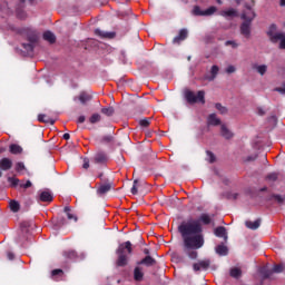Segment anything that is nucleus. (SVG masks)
<instances>
[{
	"label": "nucleus",
	"mask_w": 285,
	"mask_h": 285,
	"mask_svg": "<svg viewBox=\"0 0 285 285\" xmlns=\"http://www.w3.org/2000/svg\"><path fill=\"white\" fill-rule=\"evenodd\" d=\"M220 135L225 139H233V131H230L229 128L226 127V125L220 126Z\"/></svg>",
	"instance_id": "nucleus-21"
},
{
	"label": "nucleus",
	"mask_w": 285,
	"mask_h": 285,
	"mask_svg": "<svg viewBox=\"0 0 285 285\" xmlns=\"http://www.w3.org/2000/svg\"><path fill=\"white\" fill-rule=\"evenodd\" d=\"M274 199H276V202H277L278 204H284V197H282V196H279V195H275V196H274Z\"/></svg>",
	"instance_id": "nucleus-55"
},
{
	"label": "nucleus",
	"mask_w": 285,
	"mask_h": 285,
	"mask_svg": "<svg viewBox=\"0 0 285 285\" xmlns=\"http://www.w3.org/2000/svg\"><path fill=\"white\" fill-rule=\"evenodd\" d=\"M108 156L105 153H98L94 156V164H106Z\"/></svg>",
	"instance_id": "nucleus-18"
},
{
	"label": "nucleus",
	"mask_w": 285,
	"mask_h": 285,
	"mask_svg": "<svg viewBox=\"0 0 285 285\" xmlns=\"http://www.w3.org/2000/svg\"><path fill=\"white\" fill-rule=\"evenodd\" d=\"M9 184H11V186H19V178H13V177H9L8 178Z\"/></svg>",
	"instance_id": "nucleus-50"
},
{
	"label": "nucleus",
	"mask_w": 285,
	"mask_h": 285,
	"mask_svg": "<svg viewBox=\"0 0 285 285\" xmlns=\"http://www.w3.org/2000/svg\"><path fill=\"white\" fill-rule=\"evenodd\" d=\"M86 121V116H79L78 124H83Z\"/></svg>",
	"instance_id": "nucleus-58"
},
{
	"label": "nucleus",
	"mask_w": 285,
	"mask_h": 285,
	"mask_svg": "<svg viewBox=\"0 0 285 285\" xmlns=\"http://www.w3.org/2000/svg\"><path fill=\"white\" fill-rule=\"evenodd\" d=\"M82 168H85V169L90 168V160H89L88 158H85V159H83Z\"/></svg>",
	"instance_id": "nucleus-52"
},
{
	"label": "nucleus",
	"mask_w": 285,
	"mask_h": 285,
	"mask_svg": "<svg viewBox=\"0 0 285 285\" xmlns=\"http://www.w3.org/2000/svg\"><path fill=\"white\" fill-rule=\"evenodd\" d=\"M207 126H222V120L217 117V114H210L207 117Z\"/></svg>",
	"instance_id": "nucleus-14"
},
{
	"label": "nucleus",
	"mask_w": 285,
	"mask_h": 285,
	"mask_svg": "<svg viewBox=\"0 0 285 285\" xmlns=\"http://www.w3.org/2000/svg\"><path fill=\"white\" fill-rule=\"evenodd\" d=\"M267 37L272 43L279 42V49L285 50V32L277 31V24H272L267 31Z\"/></svg>",
	"instance_id": "nucleus-3"
},
{
	"label": "nucleus",
	"mask_w": 285,
	"mask_h": 285,
	"mask_svg": "<svg viewBox=\"0 0 285 285\" xmlns=\"http://www.w3.org/2000/svg\"><path fill=\"white\" fill-rule=\"evenodd\" d=\"M7 257L8 259L12 261L14 259V254L12 252H8Z\"/></svg>",
	"instance_id": "nucleus-57"
},
{
	"label": "nucleus",
	"mask_w": 285,
	"mask_h": 285,
	"mask_svg": "<svg viewBox=\"0 0 285 285\" xmlns=\"http://www.w3.org/2000/svg\"><path fill=\"white\" fill-rule=\"evenodd\" d=\"M215 108L217 111H219L220 115H226V112H228V109L224 106H222V104L217 102L215 105Z\"/></svg>",
	"instance_id": "nucleus-40"
},
{
	"label": "nucleus",
	"mask_w": 285,
	"mask_h": 285,
	"mask_svg": "<svg viewBox=\"0 0 285 285\" xmlns=\"http://www.w3.org/2000/svg\"><path fill=\"white\" fill-rule=\"evenodd\" d=\"M102 115H106L107 117H112L115 115V108L112 107H105L101 109Z\"/></svg>",
	"instance_id": "nucleus-35"
},
{
	"label": "nucleus",
	"mask_w": 285,
	"mask_h": 285,
	"mask_svg": "<svg viewBox=\"0 0 285 285\" xmlns=\"http://www.w3.org/2000/svg\"><path fill=\"white\" fill-rule=\"evenodd\" d=\"M9 153H11V155H21L23 148L17 144H12L9 146Z\"/></svg>",
	"instance_id": "nucleus-25"
},
{
	"label": "nucleus",
	"mask_w": 285,
	"mask_h": 285,
	"mask_svg": "<svg viewBox=\"0 0 285 285\" xmlns=\"http://www.w3.org/2000/svg\"><path fill=\"white\" fill-rule=\"evenodd\" d=\"M214 234L216 235V237H223L226 242V239H228V234L226 233V227L224 226H219L214 230Z\"/></svg>",
	"instance_id": "nucleus-20"
},
{
	"label": "nucleus",
	"mask_w": 285,
	"mask_h": 285,
	"mask_svg": "<svg viewBox=\"0 0 285 285\" xmlns=\"http://www.w3.org/2000/svg\"><path fill=\"white\" fill-rule=\"evenodd\" d=\"M207 161L215 164V154H213V151H207Z\"/></svg>",
	"instance_id": "nucleus-47"
},
{
	"label": "nucleus",
	"mask_w": 285,
	"mask_h": 285,
	"mask_svg": "<svg viewBox=\"0 0 285 285\" xmlns=\"http://www.w3.org/2000/svg\"><path fill=\"white\" fill-rule=\"evenodd\" d=\"M116 255H118L116 266H128V256L132 255V243H130V240H127L125 243L119 244L118 248L116 249Z\"/></svg>",
	"instance_id": "nucleus-2"
},
{
	"label": "nucleus",
	"mask_w": 285,
	"mask_h": 285,
	"mask_svg": "<svg viewBox=\"0 0 285 285\" xmlns=\"http://www.w3.org/2000/svg\"><path fill=\"white\" fill-rule=\"evenodd\" d=\"M217 12V7H209L206 10H202L199 6H195L193 9V14L195 17H210Z\"/></svg>",
	"instance_id": "nucleus-5"
},
{
	"label": "nucleus",
	"mask_w": 285,
	"mask_h": 285,
	"mask_svg": "<svg viewBox=\"0 0 285 285\" xmlns=\"http://www.w3.org/2000/svg\"><path fill=\"white\" fill-rule=\"evenodd\" d=\"M246 228H249V230H257L259 226H262V219H256L255 222L246 220L245 222Z\"/></svg>",
	"instance_id": "nucleus-16"
},
{
	"label": "nucleus",
	"mask_w": 285,
	"mask_h": 285,
	"mask_svg": "<svg viewBox=\"0 0 285 285\" xmlns=\"http://www.w3.org/2000/svg\"><path fill=\"white\" fill-rule=\"evenodd\" d=\"M22 48H24L27 52H32V50H35V43L33 42L22 43Z\"/></svg>",
	"instance_id": "nucleus-45"
},
{
	"label": "nucleus",
	"mask_w": 285,
	"mask_h": 285,
	"mask_svg": "<svg viewBox=\"0 0 285 285\" xmlns=\"http://www.w3.org/2000/svg\"><path fill=\"white\" fill-rule=\"evenodd\" d=\"M220 17H225V19H233L235 17H239V12L237 11V9L229 8L220 11Z\"/></svg>",
	"instance_id": "nucleus-11"
},
{
	"label": "nucleus",
	"mask_w": 285,
	"mask_h": 285,
	"mask_svg": "<svg viewBox=\"0 0 285 285\" xmlns=\"http://www.w3.org/2000/svg\"><path fill=\"white\" fill-rule=\"evenodd\" d=\"M144 254L147 255V256H150V249L145 248V249H144Z\"/></svg>",
	"instance_id": "nucleus-60"
},
{
	"label": "nucleus",
	"mask_w": 285,
	"mask_h": 285,
	"mask_svg": "<svg viewBox=\"0 0 285 285\" xmlns=\"http://www.w3.org/2000/svg\"><path fill=\"white\" fill-rule=\"evenodd\" d=\"M186 39H188V29H180L178 36L174 38L173 43H181Z\"/></svg>",
	"instance_id": "nucleus-12"
},
{
	"label": "nucleus",
	"mask_w": 285,
	"mask_h": 285,
	"mask_svg": "<svg viewBox=\"0 0 285 285\" xmlns=\"http://www.w3.org/2000/svg\"><path fill=\"white\" fill-rule=\"evenodd\" d=\"M16 170L17 173H21L22 170H26V165L23 163H17Z\"/></svg>",
	"instance_id": "nucleus-48"
},
{
	"label": "nucleus",
	"mask_w": 285,
	"mask_h": 285,
	"mask_svg": "<svg viewBox=\"0 0 285 285\" xmlns=\"http://www.w3.org/2000/svg\"><path fill=\"white\" fill-rule=\"evenodd\" d=\"M274 92H278L279 95H283L285 97V80L282 82L279 87H276L274 89Z\"/></svg>",
	"instance_id": "nucleus-41"
},
{
	"label": "nucleus",
	"mask_w": 285,
	"mask_h": 285,
	"mask_svg": "<svg viewBox=\"0 0 285 285\" xmlns=\"http://www.w3.org/2000/svg\"><path fill=\"white\" fill-rule=\"evenodd\" d=\"M237 69L235 68V66H228L226 68V72L227 75H233V72H235Z\"/></svg>",
	"instance_id": "nucleus-51"
},
{
	"label": "nucleus",
	"mask_w": 285,
	"mask_h": 285,
	"mask_svg": "<svg viewBox=\"0 0 285 285\" xmlns=\"http://www.w3.org/2000/svg\"><path fill=\"white\" fill-rule=\"evenodd\" d=\"M32 186V181L27 180L26 184H20V188H30Z\"/></svg>",
	"instance_id": "nucleus-54"
},
{
	"label": "nucleus",
	"mask_w": 285,
	"mask_h": 285,
	"mask_svg": "<svg viewBox=\"0 0 285 285\" xmlns=\"http://www.w3.org/2000/svg\"><path fill=\"white\" fill-rule=\"evenodd\" d=\"M255 17H257V14L255 13V10H253L250 6L245 4V10H243L240 14V19H243V21L247 23H253V21L255 20Z\"/></svg>",
	"instance_id": "nucleus-6"
},
{
	"label": "nucleus",
	"mask_w": 285,
	"mask_h": 285,
	"mask_svg": "<svg viewBox=\"0 0 285 285\" xmlns=\"http://www.w3.org/2000/svg\"><path fill=\"white\" fill-rule=\"evenodd\" d=\"M17 16L19 17V19H26V12H23L22 10H17Z\"/></svg>",
	"instance_id": "nucleus-53"
},
{
	"label": "nucleus",
	"mask_w": 285,
	"mask_h": 285,
	"mask_svg": "<svg viewBox=\"0 0 285 285\" xmlns=\"http://www.w3.org/2000/svg\"><path fill=\"white\" fill-rule=\"evenodd\" d=\"M254 70H256V72H258V75H262V77H264V75H266V72L268 70V66H266V65H256V66H254Z\"/></svg>",
	"instance_id": "nucleus-28"
},
{
	"label": "nucleus",
	"mask_w": 285,
	"mask_h": 285,
	"mask_svg": "<svg viewBox=\"0 0 285 285\" xmlns=\"http://www.w3.org/2000/svg\"><path fill=\"white\" fill-rule=\"evenodd\" d=\"M255 159H257V155H252L248 156L245 161H255Z\"/></svg>",
	"instance_id": "nucleus-56"
},
{
	"label": "nucleus",
	"mask_w": 285,
	"mask_h": 285,
	"mask_svg": "<svg viewBox=\"0 0 285 285\" xmlns=\"http://www.w3.org/2000/svg\"><path fill=\"white\" fill-rule=\"evenodd\" d=\"M279 6L285 7V0H281Z\"/></svg>",
	"instance_id": "nucleus-61"
},
{
	"label": "nucleus",
	"mask_w": 285,
	"mask_h": 285,
	"mask_svg": "<svg viewBox=\"0 0 285 285\" xmlns=\"http://www.w3.org/2000/svg\"><path fill=\"white\" fill-rule=\"evenodd\" d=\"M209 267H210V261H208V259L199 261L198 263H195L193 265L195 273H197L199 271H208Z\"/></svg>",
	"instance_id": "nucleus-10"
},
{
	"label": "nucleus",
	"mask_w": 285,
	"mask_h": 285,
	"mask_svg": "<svg viewBox=\"0 0 285 285\" xmlns=\"http://www.w3.org/2000/svg\"><path fill=\"white\" fill-rule=\"evenodd\" d=\"M237 6H239V3H242V0H235Z\"/></svg>",
	"instance_id": "nucleus-64"
},
{
	"label": "nucleus",
	"mask_w": 285,
	"mask_h": 285,
	"mask_svg": "<svg viewBox=\"0 0 285 285\" xmlns=\"http://www.w3.org/2000/svg\"><path fill=\"white\" fill-rule=\"evenodd\" d=\"M217 75H219V67L217 65H214L210 69V75H206L204 79L205 81H215Z\"/></svg>",
	"instance_id": "nucleus-13"
},
{
	"label": "nucleus",
	"mask_w": 285,
	"mask_h": 285,
	"mask_svg": "<svg viewBox=\"0 0 285 285\" xmlns=\"http://www.w3.org/2000/svg\"><path fill=\"white\" fill-rule=\"evenodd\" d=\"M134 279L136 282H141L144 279V268L135 267V269H134Z\"/></svg>",
	"instance_id": "nucleus-22"
},
{
	"label": "nucleus",
	"mask_w": 285,
	"mask_h": 285,
	"mask_svg": "<svg viewBox=\"0 0 285 285\" xmlns=\"http://www.w3.org/2000/svg\"><path fill=\"white\" fill-rule=\"evenodd\" d=\"M139 126H141V128H148L150 126V118L140 119Z\"/></svg>",
	"instance_id": "nucleus-44"
},
{
	"label": "nucleus",
	"mask_w": 285,
	"mask_h": 285,
	"mask_svg": "<svg viewBox=\"0 0 285 285\" xmlns=\"http://www.w3.org/2000/svg\"><path fill=\"white\" fill-rule=\"evenodd\" d=\"M225 46H232V48H239V43H237L235 40H227L225 42Z\"/></svg>",
	"instance_id": "nucleus-49"
},
{
	"label": "nucleus",
	"mask_w": 285,
	"mask_h": 285,
	"mask_svg": "<svg viewBox=\"0 0 285 285\" xmlns=\"http://www.w3.org/2000/svg\"><path fill=\"white\" fill-rule=\"evenodd\" d=\"M95 35H97V37H100V39H114L115 37V32H106L101 31V29H96Z\"/></svg>",
	"instance_id": "nucleus-17"
},
{
	"label": "nucleus",
	"mask_w": 285,
	"mask_h": 285,
	"mask_svg": "<svg viewBox=\"0 0 285 285\" xmlns=\"http://www.w3.org/2000/svg\"><path fill=\"white\" fill-rule=\"evenodd\" d=\"M258 115H264V110L258 109Z\"/></svg>",
	"instance_id": "nucleus-62"
},
{
	"label": "nucleus",
	"mask_w": 285,
	"mask_h": 285,
	"mask_svg": "<svg viewBox=\"0 0 285 285\" xmlns=\"http://www.w3.org/2000/svg\"><path fill=\"white\" fill-rule=\"evenodd\" d=\"M90 124H99V121H101V115L99 114H94L91 115V117L89 118Z\"/></svg>",
	"instance_id": "nucleus-39"
},
{
	"label": "nucleus",
	"mask_w": 285,
	"mask_h": 285,
	"mask_svg": "<svg viewBox=\"0 0 285 285\" xmlns=\"http://www.w3.org/2000/svg\"><path fill=\"white\" fill-rule=\"evenodd\" d=\"M63 210L67 214L68 219H73V222H77V216L75 214H71L70 207H65Z\"/></svg>",
	"instance_id": "nucleus-43"
},
{
	"label": "nucleus",
	"mask_w": 285,
	"mask_h": 285,
	"mask_svg": "<svg viewBox=\"0 0 285 285\" xmlns=\"http://www.w3.org/2000/svg\"><path fill=\"white\" fill-rule=\"evenodd\" d=\"M252 27H253V22L244 21L240 24V35H243V37H245V39H250Z\"/></svg>",
	"instance_id": "nucleus-8"
},
{
	"label": "nucleus",
	"mask_w": 285,
	"mask_h": 285,
	"mask_svg": "<svg viewBox=\"0 0 285 285\" xmlns=\"http://www.w3.org/2000/svg\"><path fill=\"white\" fill-rule=\"evenodd\" d=\"M38 121H40L41 124H51V126H53V124H55V120L48 118V116H46V114L38 115Z\"/></svg>",
	"instance_id": "nucleus-27"
},
{
	"label": "nucleus",
	"mask_w": 285,
	"mask_h": 285,
	"mask_svg": "<svg viewBox=\"0 0 285 285\" xmlns=\"http://www.w3.org/2000/svg\"><path fill=\"white\" fill-rule=\"evenodd\" d=\"M42 39L48 41V43H55L57 41V36L52 33V31H45L42 35Z\"/></svg>",
	"instance_id": "nucleus-19"
},
{
	"label": "nucleus",
	"mask_w": 285,
	"mask_h": 285,
	"mask_svg": "<svg viewBox=\"0 0 285 285\" xmlns=\"http://www.w3.org/2000/svg\"><path fill=\"white\" fill-rule=\"evenodd\" d=\"M230 277H234V279H239L242 277V269L239 267H233L229 271Z\"/></svg>",
	"instance_id": "nucleus-29"
},
{
	"label": "nucleus",
	"mask_w": 285,
	"mask_h": 285,
	"mask_svg": "<svg viewBox=\"0 0 285 285\" xmlns=\"http://www.w3.org/2000/svg\"><path fill=\"white\" fill-rule=\"evenodd\" d=\"M12 168V159L10 158H2L0 159V170H10Z\"/></svg>",
	"instance_id": "nucleus-15"
},
{
	"label": "nucleus",
	"mask_w": 285,
	"mask_h": 285,
	"mask_svg": "<svg viewBox=\"0 0 285 285\" xmlns=\"http://www.w3.org/2000/svg\"><path fill=\"white\" fill-rule=\"evenodd\" d=\"M138 264L149 267V266H155V264H157V261H155V258H153L151 256H146Z\"/></svg>",
	"instance_id": "nucleus-23"
},
{
	"label": "nucleus",
	"mask_w": 285,
	"mask_h": 285,
	"mask_svg": "<svg viewBox=\"0 0 285 285\" xmlns=\"http://www.w3.org/2000/svg\"><path fill=\"white\" fill-rule=\"evenodd\" d=\"M276 179H278L277 173H271L266 176V181H268V184H273Z\"/></svg>",
	"instance_id": "nucleus-37"
},
{
	"label": "nucleus",
	"mask_w": 285,
	"mask_h": 285,
	"mask_svg": "<svg viewBox=\"0 0 285 285\" xmlns=\"http://www.w3.org/2000/svg\"><path fill=\"white\" fill-rule=\"evenodd\" d=\"M10 7H8V2L0 3V14L3 17V14H10Z\"/></svg>",
	"instance_id": "nucleus-31"
},
{
	"label": "nucleus",
	"mask_w": 285,
	"mask_h": 285,
	"mask_svg": "<svg viewBox=\"0 0 285 285\" xmlns=\"http://www.w3.org/2000/svg\"><path fill=\"white\" fill-rule=\"evenodd\" d=\"M178 232L183 237L186 255L189 259H197V250L204 246V234H202V223L189 219L178 226Z\"/></svg>",
	"instance_id": "nucleus-1"
},
{
	"label": "nucleus",
	"mask_w": 285,
	"mask_h": 285,
	"mask_svg": "<svg viewBox=\"0 0 285 285\" xmlns=\"http://www.w3.org/2000/svg\"><path fill=\"white\" fill-rule=\"evenodd\" d=\"M63 256L67 257V259H77L78 255L75 250H67L63 253Z\"/></svg>",
	"instance_id": "nucleus-36"
},
{
	"label": "nucleus",
	"mask_w": 285,
	"mask_h": 285,
	"mask_svg": "<svg viewBox=\"0 0 285 285\" xmlns=\"http://www.w3.org/2000/svg\"><path fill=\"white\" fill-rule=\"evenodd\" d=\"M52 193L50 190H40L38 191V202H47L50 204L52 202Z\"/></svg>",
	"instance_id": "nucleus-9"
},
{
	"label": "nucleus",
	"mask_w": 285,
	"mask_h": 285,
	"mask_svg": "<svg viewBox=\"0 0 285 285\" xmlns=\"http://www.w3.org/2000/svg\"><path fill=\"white\" fill-rule=\"evenodd\" d=\"M216 2L222 6L224 2L222 0H216Z\"/></svg>",
	"instance_id": "nucleus-63"
},
{
	"label": "nucleus",
	"mask_w": 285,
	"mask_h": 285,
	"mask_svg": "<svg viewBox=\"0 0 285 285\" xmlns=\"http://www.w3.org/2000/svg\"><path fill=\"white\" fill-rule=\"evenodd\" d=\"M62 139H66L68 141V139H70V134H63Z\"/></svg>",
	"instance_id": "nucleus-59"
},
{
	"label": "nucleus",
	"mask_w": 285,
	"mask_h": 285,
	"mask_svg": "<svg viewBox=\"0 0 285 285\" xmlns=\"http://www.w3.org/2000/svg\"><path fill=\"white\" fill-rule=\"evenodd\" d=\"M199 222H203V224L208 226V224H210L212 219H210V216L208 214H202L199 219H198V224H199Z\"/></svg>",
	"instance_id": "nucleus-34"
},
{
	"label": "nucleus",
	"mask_w": 285,
	"mask_h": 285,
	"mask_svg": "<svg viewBox=\"0 0 285 285\" xmlns=\"http://www.w3.org/2000/svg\"><path fill=\"white\" fill-rule=\"evenodd\" d=\"M185 98L188 104H206V92L200 90L197 95L194 91L186 90Z\"/></svg>",
	"instance_id": "nucleus-4"
},
{
	"label": "nucleus",
	"mask_w": 285,
	"mask_h": 285,
	"mask_svg": "<svg viewBox=\"0 0 285 285\" xmlns=\"http://www.w3.org/2000/svg\"><path fill=\"white\" fill-rule=\"evenodd\" d=\"M115 141V138L110 135L104 136L100 140L101 144H112Z\"/></svg>",
	"instance_id": "nucleus-42"
},
{
	"label": "nucleus",
	"mask_w": 285,
	"mask_h": 285,
	"mask_svg": "<svg viewBox=\"0 0 285 285\" xmlns=\"http://www.w3.org/2000/svg\"><path fill=\"white\" fill-rule=\"evenodd\" d=\"M216 253L217 255L226 256L228 255V247L226 245H218L216 246Z\"/></svg>",
	"instance_id": "nucleus-30"
},
{
	"label": "nucleus",
	"mask_w": 285,
	"mask_h": 285,
	"mask_svg": "<svg viewBox=\"0 0 285 285\" xmlns=\"http://www.w3.org/2000/svg\"><path fill=\"white\" fill-rule=\"evenodd\" d=\"M78 99L81 104H88V101L92 100V95H90L89 92L82 91L80 92Z\"/></svg>",
	"instance_id": "nucleus-24"
},
{
	"label": "nucleus",
	"mask_w": 285,
	"mask_h": 285,
	"mask_svg": "<svg viewBox=\"0 0 285 285\" xmlns=\"http://www.w3.org/2000/svg\"><path fill=\"white\" fill-rule=\"evenodd\" d=\"M274 273H284V265L278 264V265H274V267L271 269L268 268L262 269V274L264 275L265 279L273 277Z\"/></svg>",
	"instance_id": "nucleus-7"
},
{
	"label": "nucleus",
	"mask_w": 285,
	"mask_h": 285,
	"mask_svg": "<svg viewBox=\"0 0 285 285\" xmlns=\"http://www.w3.org/2000/svg\"><path fill=\"white\" fill-rule=\"evenodd\" d=\"M138 186H139V180H134V185H132V187H131V194L132 195H137V193H138Z\"/></svg>",
	"instance_id": "nucleus-46"
},
{
	"label": "nucleus",
	"mask_w": 285,
	"mask_h": 285,
	"mask_svg": "<svg viewBox=\"0 0 285 285\" xmlns=\"http://www.w3.org/2000/svg\"><path fill=\"white\" fill-rule=\"evenodd\" d=\"M9 206H10L12 213H19V210H20V208H21V205H20L19 202H17V200H11V202L9 203Z\"/></svg>",
	"instance_id": "nucleus-32"
},
{
	"label": "nucleus",
	"mask_w": 285,
	"mask_h": 285,
	"mask_svg": "<svg viewBox=\"0 0 285 285\" xmlns=\"http://www.w3.org/2000/svg\"><path fill=\"white\" fill-rule=\"evenodd\" d=\"M51 277L58 279L57 277H63V269H53L51 272Z\"/></svg>",
	"instance_id": "nucleus-38"
},
{
	"label": "nucleus",
	"mask_w": 285,
	"mask_h": 285,
	"mask_svg": "<svg viewBox=\"0 0 285 285\" xmlns=\"http://www.w3.org/2000/svg\"><path fill=\"white\" fill-rule=\"evenodd\" d=\"M110 188H112V184H104L97 189L98 195H106V193H109Z\"/></svg>",
	"instance_id": "nucleus-26"
},
{
	"label": "nucleus",
	"mask_w": 285,
	"mask_h": 285,
	"mask_svg": "<svg viewBox=\"0 0 285 285\" xmlns=\"http://www.w3.org/2000/svg\"><path fill=\"white\" fill-rule=\"evenodd\" d=\"M28 40H29L30 43H37V41H39V33L37 31H32L28 36Z\"/></svg>",
	"instance_id": "nucleus-33"
}]
</instances>
